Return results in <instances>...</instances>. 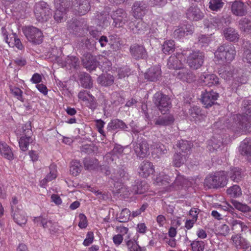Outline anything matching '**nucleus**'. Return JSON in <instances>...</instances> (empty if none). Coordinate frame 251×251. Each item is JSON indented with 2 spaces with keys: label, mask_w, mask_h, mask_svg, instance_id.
I'll return each mask as SVG.
<instances>
[{
  "label": "nucleus",
  "mask_w": 251,
  "mask_h": 251,
  "mask_svg": "<svg viewBox=\"0 0 251 251\" xmlns=\"http://www.w3.org/2000/svg\"><path fill=\"white\" fill-rule=\"evenodd\" d=\"M243 105L244 114L234 116L235 124L233 129L235 132L246 134L251 132V101L244 100Z\"/></svg>",
  "instance_id": "1"
},
{
  "label": "nucleus",
  "mask_w": 251,
  "mask_h": 251,
  "mask_svg": "<svg viewBox=\"0 0 251 251\" xmlns=\"http://www.w3.org/2000/svg\"><path fill=\"white\" fill-rule=\"evenodd\" d=\"M184 56H186V63L192 69L197 70L203 64L204 55L203 52L199 50H183Z\"/></svg>",
  "instance_id": "2"
},
{
  "label": "nucleus",
  "mask_w": 251,
  "mask_h": 251,
  "mask_svg": "<svg viewBox=\"0 0 251 251\" xmlns=\"http://www.w3.org/2000/svg\"><path fill=\"white\" fill-rule=\"evenodd\" d=\"M34 12L37 20L40 22H46L52 16L51 9L44 1H40L35 4Z\"/></svg>",
  "instance_id": "3"
},
{
  "label": "nucleus",
  "mask_w": 251,
  "mask_h": 251,
  "mask_svg": "<svg viewBox=\"0 0 251 251\" xmlns=\"http://www.w3.org/2000/svg\"><path fill=\"white\" fill-rule=\"evenodd\" d=\"M153 101L163 114H165L171 106V102L169 97L160 92H157L154 94Z\"/></svg>",
  "instance_id": "4"
},
{
  "label": "nucleus",
  "mask_w": 251,
  "mask_h": 251,
  "mask_svg": "<svg viewBox=\"0 0 251 251\" xmlns=\"http://www.w3.org/2000/svg\"><path fill=\"white\" fill-rule=\"evenodd\" d=\"M23 32L29 42L36 44L42 42L43 34L38 28L33 26H27L24 28Z\"/></svg>",
  "instance_id": "5"
},
{
  "label": "nucleus",
  "mask_w": 251,
  "mask_h": 251,
  "mask_svg": "<svg viewBox=\"0 0 251 251\" xmlns=\"http://www.w3.org/2000/svg\"><path fill=\"white\" fill-rule=\"evenodd\" d=\"M33 222L37 225H41L44 229L48 230L50 233H56L58 230V226L56 223L48 219L45 216L43 215L34 217Z\"/></svg>",
  "instance_id": "6"
},
{
  "label": "nucleus",
  "mask_w": 251,
  "mask_h": 251,
  "mask_svg": "<svg viewBox=\"0 0 251 251\" xmlns=\"http://www.w3.org/2000/svg\"><path fill=\"white\" fill-rule=\"evenodd\" d=\"M235 54V48L232 44L221 46V60L230 63L234 59Z\"/></svg>",
  "instance_id": "7"
},
{
  "label": "nucleus",
  "mask_w": 251,
  "mask_h": 251,
  "mask_svg": "<svg viewBox=\"0 0 251 251\" xmlns=\"http://www.w3.org/2000/svg\"><path fill=\"white\" fill-rule=\"evenodd\" d=\"M111 18L115 27H122L127 22L126 12L123 9H118L112 12Z\"/></svg>",
  "instance_id": "8"
},
{
  "label": "nucleus",
  "mask_w": 251,
  "mask_h": 251,
  "mask_svg": "<svg viewBox=\"0 0 251 251\" xmlns=\"http://www.w3.org/2000/svg\"><path fill=\"white\" fill-rule=\"evenodd\" d=\"M67 29L70 33L78 36H82L85 33L86 28L84 27L83 24L79 21L72 19L68 23Z\"/></svg>",
  "instance_id": "9"
},
{
  "label": "nucleus",
  "mask_w": 251,
  "mask_h": 251,
  "mask_svg": "<svg viewBox=\"0 0 251 251\" xmlns=\"http://www.w3.org/2000/svg\"><path fill=\"white\" fill-rule=\"evenodd\" d=\"M184 52H178L176 55L171 56L167 62V66L170 69L177 70L182 67V62L185 60L184 56Z\"/></svg>",
  "instance_id": "10"
},
{
  "label": "nucleus",
  "mask_w": 251,
  "mask_h": 251,
  "mask_svg": "<svg viewBox=\"0 0 251 251\" xmlns=\"http://www.w3.org/2000/svg\"><path fill=\"white\" fill-rule=\"evenodd\" d=\"M219 97L218 93L214 92L213 91L202 92L201 94V101L206 108L211 107L216 100Z\"/></svg>",
  "instance_id": "11"
},
{
  "label": "nucleus",
  "mask_w": 251,
  "mask_h": 251,
  "mask_svg": "<svg viewBox=\"0 0 251 251\" xmlns=\"http://www.w3.org/2000/svg\"><path fill=\"white\" fill-rule=\"evenodd\" d=\"M26 128L24 129L25 136H22L19 141V147L23 151H26L28 150V146L32 142V139L30 137L31 130L29 124L26 125Z\"/></svg>",
  "instance_id": "12"
},
{
  "label": "nucleus",
  "mask_w": 251,
  "mask_h": 251,
  "mask_svg": "<svg viewBox=\"0 0 251 251\" xmlns=\"http://www.w3.org/2000/svg\"><path fill=\"white\" fill-rule=\"evenodd\" d=\"M134 150L137 157L144 158L149 153V147L147 142L145 141H142L133 144Z\"/></svg>",
  "instance_id": "13"
},
{
  "label": "nucleus",
  "mask_w": 251,
  "mask_h": 251,
  "mask_svg": "<svg viewBox=\"0 0 251 251\" xmlns=\"http://www.w3.org/2000/svg\"><path fill=\"white\" fill-rule=\"evenodd\" d=\"M154 172L153 164L150 161H144L140 165L138 168V173L140 176L143 177H147L152 174Z\"/></svg>",
  "instance_id": "14"
},
{
  "label": "nucleus",
  "mask_w": 251,
  "mask_h": 251,
  "mask_svg": "<svg viewBox=\"0 0 251 251\" xmlns=\"http://www.w3.org/2000/svg\"><path fill=\"white\" fill-rule=\"evenodd\" d=\"M124 149L120 145L116 146L111 152L107 153L104 157L105 160L109 163L110 162L116 161L117 159L120 158L123 155Z\"/></svg>",
  "instance_id": "15"
},
{
  "label": "nucleus",
  "mask_w": 251,
  "mask_h": 251,
  "mask_svg": "<svg viewBox=\"0 0 251 251\" xmlns=\"http://www.w3.org/2000/svg\"><path fill=\"white\" fill-rule=\"evenodd\" d=\"M190 120L196 124H200L205 119V116L201 113V108L198 106H193L189 110Z\"/></svg>",
  "instance_id": "16"
},
{
  "label": "nucleus",
  "mask_w": 251,
  "mask_h": 251,
  "mask_svg": "<svg viewBox=\"0 0 251 251\" xmlns=\"http://www.w3.org/2000/svg\"><path fill=\"white\" fill-rule=\"evenodd\" d=\"M130 51L132 57L136 59H144L147 57V51L142 45H132L130 48Z\"/></svg>",
  "instance_id": "17"
},
{
  "label": "nucleus",
  "mask_w": 251,
  "mask_h": 251,
  "mask_svg": "<svg viewBox=\"0 0 251 251\" xmlns=\"http://www.w3.org/2000/svg\"><path fill=\"white\" fill-rule=\"evenodd\" d=\"M147 5L144 1H136L134 3L132 10L133 16L136 19H140L146 13Z\"/></svg>",
  "instance_id": "18"
},
{
  "label": "nucleus",
  "mask_w": 251,
  "mask_h": 251,
  "mask_svg": "<svg viewBox=\"0 0 251 251\" xmlns=\"http://www.w3.org/2000/svg\"><path fill=\"white\" fill-rule=\"evenodd\" d=\"M161 76L160 67L155 66L151 67L145 74L146 79L151 81H157Z\"/></svg>",
  "instance_id": "19"
},
{
  "label": "nucleus",
  "mask_w": 251,
  "mask_h": 251,
  "mask_svg": "<svg viewBox=\"0 0 251 251\" xmlns=\"http://www.w3.org/2000/svg\"><path fill=\"white\" fill-rule=\"evenodd\" d=\"M187 19L193 21H199L202 19L204 16L203 13L196 6H191L186 13Z\"/></svg>",
  "instance_id": "20"
},
{
  "label": "nucleus",
  "mask_w": 251,
  "mask_h": 251,
  "mask_svg": "<svg viewBox=\"0 0 251 251\" xmlns=\"http://www.w3.org/2000/svg\"><path fill=\"white\" fill-rule=\"evenodd\" d=\"M75 9L80 15H84L90 9V3L89 0H77L75 5Z\"/></svg>",
  "instance_id": "21"
},
{
  "label": "nucleus",
  "mask_w": 251,
  "mask_h": 251,
  "mask_svg": "<svg viewBox=\"0 0 251 251\" xmlns=\"http://www.w3.org/2000/svg\"><path fill=\"white\" fill-rule=\"evenodd\" d=\"M201 81L203 85L211 87L219 83V78L214 74H203L200 77Z\"/></svg>",
  "instance_id": "22"
},
{
  "label": "nucleus",
  "mask_w": 251,
  "mask_h": 251,
  "mask_svg": "<svg viewBox=\"0 0 251 251\" xmlns=\"http://www.w3.org/2000/svg\"><path fill=\"white\" fill-rule=\"evenodd\" d=\"M241 154L251 162V139H246L240 145Z\"/></svg>",
  "instance_id": "23"
},
{
  "label": "nucleus",
  "mask_w": 251,
  "mask_h": 251,
  "mask_svg": "<svg viewBox=\"0 0 251 251\" xmlns=\"http://www.w3.org/2000/svg\"><path fill=\"white\" fill-rule=\"evenodd\" d=\"M11 215L14 221L19 225H24L27 222L25 212L20 209L11 211Z\"/></svg>",
  "instance_id": "24"
},
{
  "label": "nucleus",
  "mask_w": 251,
  "mask_h": 251,
  "mask_svg": "<svg viewBox=\"0 0 251 251\" xmlns=\"http://www.w3.org/2000/svg\"><path fill=\"white\" fill-rule=\"evenodd\" d=\"M175 119L172 115H168L165 116H159L154 120V124L157 126H167L173 124Z\"/></svg>",
  "instance_id": "25"
},
{
  "label": "nucleus",
  "mask_w": 251,
  "mask_h": 251,
  "mask_svg": "<svg viewBox=\"0 0 251 251\" xmlns=\"http://www.w3.org/2000/svg\"><path fill=\"white\" fill-rule=\"evenodd\" d=\"M130 190L133 194H143L148 189V185L145 181L137 180Z\"/></svg>",
  "instance_id": "26"
},
{
  "label": "nucleus",
  "mask_w": 251,
  "mask_h": 251,
  "mask_svg": "<svg viewBox=\"0 0 251 251\" xmlns=\"http://www.w3.org/2000/svg\"><path fill=\"white\" fill-rule=\"evenodd\" d=\"M165 27V23L162 19H157L152 22L150 28V32L153 36H157L158 34L161 32L162 29Z\"/></svg>",
  "instance_id": "27"
},
{
  "label": "nucleus",
  "mask_w": 251,
  "mask_h": 251,
  "mask_svg": "<svg viewBox=\"0 0 251 251\" xmlns=\"http://www.w3.org/2000/svg\"><path fill=\"white\" fill-rule=\"evenodd\" d=\"M192 146L191 142L183 140L178 141L176 144L177 147L179 150V152L184 153L186 156L191 153Z\"/></svg>",
  "instance_id": "28"
},
{
  "label": "nucleus",
  "mask_w": 251,
  "mask_h": 251,
  "mask_svg": "<svg viewBox=\"0 0 251 251\" xmlns=\"http://www.w3.org/2000/svg\"><path fill=\"white\" fill-rule=\"evenodd\" d=\"M129 27L133 33L140 34L146 29L147 24L142 20L135 21L133 25L132 23L129 24Z\"/></svg>",
  "instance_id": "29"
},
{
  "label": "nucleus",
  "mask_w": 251,
  "mask_h": 251,
  "mask_svg": "<svg viewBox=\"0 0 251 251\" xmlns=\"http://www.w3.org/2000/svg\"><path fill=\"white\" fill-rule=\"evenodd\" d=\"M83 63L84 66L90 71L95 70L99 64L96 59L91 55H89L86 57L85 59H83Z\"/></svg>",
  "instance_id": "30"
},
{
  "label": "nucleus",
  "mask_w": 251,
  "mask_h": 251,
  "mask_svg": "<svg viewBox=\"0 0 251 251\" xmlns=\"http://www.w3.org/2000/svg\"><path fill=\"white\" fill-rule=\"evenodd\" d=\"M223 34L225 39L231 42L237 41L239 38L238 32L231 27L225 28L223 31Z\"/></svg>",
  "instance_id": "31"
},
{
  "label": "nucleus",
  "mask_w": 251,
  "mask_h": 251,
  "mask_svg": "<svg viewBox=\"0 0 251 251\" xmlns=\"http://www.w3.org/2000/svg\"><path fill=\"white\" fill-rule=\"evenodd\" d=\"M127 126L122 121L118 119L111 120L108 124L109 130L123 129L126 130Z\"/></svg>",
  "instance_id": "32"
},
{
  "label": "nucleus",
  "mask_w": 251,
  "mask_h": 251,
  "mask_svg": "<svg viewBox=\"0 0 251 251\" xmlns=\"http://www.w3.org/2000/svg\"><path fill=\"white\" fill-rule=\"evenodd\" d=\"M232 240L233 243L237 248L246 249L250 246V244L245 239L238 234L232 236Z\"/></svg>",
  "instance_id": "33"
},
{
  "label": "nucleus",
  "mask_w": 251,
  "mask_h": 251,
  "mask_svg": "<svg viewBox=\"0 0 251 251\" xmlns=\"http://www.w3.org/2000/svg\"><path fill=\"white\" fill-rule=\"evenodd\" d=\"M231 10L236 16H242L246 13L244 3L239 1H236L233 3Z\"/></svg>",
  "instance_id": "34"
},
{
  "label": "nucleus",
  "mask_w": 251,
  "mask_h": 251,
  "mask_svg": "<svg viewBox=\"0 0 251 251\" xmlns=\"http://www.w3.org/2000/svg\"><path fill=\"white\" fill-rule=\"evenodd\" d=\"M186 179L183 176L178 175L173 183L167 187V191L178 190L184 184Z\"/></svg>",
  "instance_id": "35"
},
{
  "label": "nucleus",
  "mask_w": 251,
  "mask_h": 251,
  "mask_svg": "<svg viewBox=\"0 0 251 251\" xmlns=\"http://www.w3.org/2000/svg\"><path fill=\"white\" fill-rule=\"evenodd\" d=\"M248 80L247 73H243V70H240L238 72V75L236 76L232 83V86L234 88L237 87L240 85L246 84Z\"/></svg>",
  "instance_id": "36"
},
{
  "label": "nucleus",
  "mask_w": 251,
  "mask_h": 251,
  "mask_svg": "<svg viewBox=\"0 0 251 251\" xmlns=\"http://www.w3.org/2000/svg\"><path fill=\"white\" fill-rule=\"evenodd\" d=\"M176 75L179 79L189 82H190L189 78L193 75L191 71L182 67L176 70Z\"/></svg>",
  "instance_id": "37"
},
{
  "label": "nucleus",
  "mask_w": 251,
  "mask_h": 251,
  "mask_svg": "<svg viewBox=\"0 0 251 251\" xmlns=\"http://www.w3.org/2000/svg\"><path fill=\"white\" fill-rule=\"evenodd\" d=\"M0 153L8 160H12L13 158V154L10 148L5 143H0Z\"/></svg>",
  "instance_id": "38"
},
{
  "label": "nucleus",
  "mask_w": 251,
  "mask_h": 251,
  "mask_svg": "<svg viewBox=\"0 0 251 251\" xmlns=\"http://www.w3.org/2000/svg\"><path fill=\"white\" fill-rule=\"evenodd\" d=\"M114 77L110 74L101 75L98 78V82L102 86H108L114 83Z\"/></svg>",
  "instance_id": "39"
},
{
  "label": "nucleus",
  "mask_w": 251,
  "mask_h": 251,
  "mask_svg": "<svg viewBox=\"0 0 251 251\" xmlns=\"http://www.w3.org/2000/svg\"><path fill=\"white\" fill-rule=\"evenodd\" d=\"M220 176L215 175L207 176L204 183L208 187H218L219 186Z\"/></svg>",
  "instance_id": "40"
},
{
  "label": "nucleus",
  "mask_w": 251,
  "mask_h": 251,
  "mask_svg": "<svg viewBox=\"0 0 251 251\" xmlns=\"http://www.w3.org/2000/svg\"><path fill=\"white\" fill-rule=\"evenodd\" d=\"M170 181V177L163 173H160L156 177L154 183L158 186H167Z\"/></svg>",
  "instance_id": "41"
},
{
  "label": "nucleus",
  "mask_w": 251,
  "mask_h": 251,
  "mask_svg": "<svg viewBox=\"0 0 251 251\" xmlns=\"http://www.w3.org/2000/svg\"><path fill=\"white\" fill-rule=\"evenodd\" d=\"M186 157L185 154L181 155L180 152L175 153L173 160V165L176 167H180L186 161Z\"/></svg>",
  "instance_id": "42"
},
{
  "label": "nucleus",
  "mask_w": 251,
  "mask_h": 251,
  "mask_svg": "<svg viewBox=\"0 0 251 251\" xmlns=\"http://www.w3.org/2000/svg\"><path fill=\"white\" fill-rule=\"evenodd\" d=\"M81 168L82 166L79 161L73 160L71 162L70 173L74 176H77L81 172Z\"/></svg>",
  "instance_id": "43"
},
{
  "label": "nucleus",
  "mask_w": 251,
  "mask_h": 251,
  "mask_svg": "<svg viewBox=\"0 0 251 251\" xmlns=\"http://www.w3.org/2000/svg\"><path fill=\"white\" fill-rule=\"evenodd\" d=\"M56 10L54 15V20L57 22H61L66 19V10L65 8L55 7Z\"/></svg>",
  "instance_id": "44"
},
{
  "label": "nucleus",
  "mask_w": 251,
  "mask_h": 251,
  "mask_svg": "<svg viewBox=\"0 0 251 251\" xmlns=\"http://www.w3.org/2000/svg\"><path fill=\"white\" fill-rule=\"evenodd\" d=\"M175 50V43L173 40L165 41L162 46V50L165 54H170Z\"/></svg>",
  "instance_id": "45"
},
{
  "label": "nucleus",
  "mask_w": 251,
  "mask_h": 251,
  "mask_svg": "<svg viewBox=\"0 0 251 251\" xmlns=\"http://www.w3.org/2000/svg\"><path fill=\"white\" fill-rule=\"evenodd\" d=\"M227 194L230 197L237 198L242 195V191L240 187L237 185H234L226 190Z\"/></svg>",
  "instance_id": "46"
},
{
  "label": "nucleus",
  "mask_w": 251,
  "mask_h": 251,
  "mask_svg": "<svg viewBox=\"0 0 251 251\" xmlns=\"http://www.w3.org/2000/svg\"><path fill=\"white\" fill-rule=\"evenodd\" d=\"M153 151L158 154H164L167 152V148L160 143H153L151 146Z\"/></svg>",
  "instance_id": "47"
},
{
  "label": "nucleus",
  "mask_w": 251,
  "mask_h": 251,
  "mask_svg": "<svg viewBox=\"0 0 251 251\" xmlns=\"http://www.w3.org/2000/svg\"><path fill=\"white\" fill-rule=\"evenodd\" d=\"M116 71L118 74V79L125 78L126 77H128L131 74L130 69L127 66L116 68Z\"/></svg>",
  "instance_id": "48"
},
{
  "label": "nucleus",
  "mask_w": 251,
  "mask_h": 251,
  "mask_svg": "<svg viewBox=\"0 0 251 251\" xmlns=\"http://www.w3.org/2000/svg\"><path fill=\"white\" fill-rule=\"evenodd\" d=\"M130 215V210L127 208H124L117 215V218L120 222H126L128 221Z\"/></svg>",
  "instance_id": "49"
},
{
  "label": "nucleus",
  "mask_w": 251,
  "mask_h": 251,
  "mask_svg": "<svg viewBox=\"0 0 251 251\" xmlns=\"http://www.w3.org/2000/svg\"><path fill=\"white\" fill-rule=\"evenodd\" d=\"M80 83L82 86L85 88H91L93 85L91 77L87 74H84L81 77Z\"/></svg>",
  "instance_id": "50"
},
{
  "label": "nucleus",
  "mask_w": 251,
  "mask_h": 251,
  "mask_svg": "<svg viewBox=\"0 0 251 251\" xmlns=\"http://www.w3.org/2000/svg\"><path fill=\"white\" fill-rule=\"evenodd\" d=\"M243 177V174L242 173L241 169L236 168L232 170L230 174V178L233 181L238 182L242 180Z\"/></svg>",
  "instance_id": "51"
},
{
  "label": "nucleus",
  "mask_w": 251,
  "mask_h": 251,
  "mask_svg": "<svg viewBox=\"0 0 251 251\" xmlns=\"http://www.w3.org/2000/svg\"><path fill=\"white\" fill-rule=\"evenodd\" d=\"M231 202L235 208L239 211L243 212H248L251 211V208L247 204L240 203L236 200H232Z\"/></svg>",
  "instance_id": "52"
},
{
  "label": "nucleus",
  "mask_w": 251,
  "mask_h": 251,
  "mask_svg": "<svg viewBox=\"0 0 251 251\" xmlns=\"http://www.w3.org/2000/svg\"><path fill=\"white\" fill-rule=\"evenodd\" d=\"M240 29L245 32H251V22L244 18L240 20L239 23Z\"/></svg>",
  "instance_id": "53"
},
{
  "label": "nucleus",
  "mask_w": 251,
  "mask_h": 251,
  "mask_svg": "<svg viewBox=\"0 0 251 251\" xmlns=\"http://www.w3.org/2000/svg\"><path fill=\"white\" fill-rule=\"evenodd\" d=\"M9 41L11 42L10 46H15L18 49L20 50H22L24 49V46L22 45L20 40L17 38V36L15 33H14L12 35Z\"/></svg>",
  "instance_id": "54"
},
{
  "label": "nucleus",
  "mask_w": 251,
  "mask_h": 251,
  "mask_svg": "<svg viewBox=\"0 0 251 251\" xmlns=\"http://www.w3.org/2000/svg\"><path fill=\"white\" fill-rule=\"evenodd\" d=\"M50 172L45 178L44 180L46 182H49L55 178L57 176V170L55 165L51 164L50 167Z\"/></svg>",
  "instance_id": "55"
},
{
  "label": "nucleus",
  "mask_w": 251,
  "mask_h": 251,
  "mask_svg": "<svg viewBox=\"0 0 251 251\" xmlns=\"http://www.w3.org/2000/svg\"><path fill=\"white\" fill-rule=\"evenodd\" d=\"M191 246L193 251H203L205 243L202 241L195 240L191 243Z\"/></svg>",
  "instance_id": "56"
},
{
  "label": "nucleus",
  "mask_w": 251,
  "mask_h": 251,
  "mask_svg": "<svg viewBox=\"0 0 251 251\" xmlns=\"http://www.w3.org/2000/svg\"><path fill=\"white\" fill-rule=\"evenodd\" d=\"M78 64L79 60L78 58L73 56H68L65 61V65H69L70 67L76 68L78 65Z\"/></svg>",
  "instance_id": "57"
},
{
  "label": "nucleus",
  "mask_w": 251,
  "mask_h": 251,
  "mask_svg": "<svg viewBox=\"0 0 251 251\" xmlns=\"http://www.w3.org/2000/svg\"><path fill=\"white\" fill-rule=\"evenodd\" d=\"M71 3V0H54L55 7L67 9L70 6Z\"/></svg>",
  "instance_id": "58"
},
{
  "label": "nucleus",
  "mask_w": 251,
  "mask_h": 251,
  "mask_svg": "<svg viewBox=\"0 0 251 251\" xmlns=\"http://www.w3.org/2000/svg\"><path fill=\"white\" fill-rule=\"evenodd\" d=\"M11 93L14 95V97H16L17 99L23 102L24 99L23 98V91L18 87H13L10 89Z\"/></svg>",
  "instance_id": "59"
},
{
  "label": "nucleus",
  "mask_w": 251,
  "mask_h": 251,
  "mask_svg": "<svg viewBox=\"0 0 251 251\" xmlns=\"http://www.w3.org/2000/svg\"><path fill=\"white\" fill-rule=\"evenodd\" d=\"M99 60H101V62H103V64L102 65V68L103 69V71H109L111 66V63L110 61L107 60L105 57H104L102 55L99 56Z\"/></svg>",
  "instance_id": "60"
},
{
  "label": "nucleus",
  "mask_w": 251,
  "mask_h": 251,
  "mask_svg": "<svg viewBox=\"0 0 251 251\" xmlns=\"http://www.w3.org/2000/svg\"><path fill=\"white\" fill-rule=\"evenodd\" d=\"M88 97H89L91 99L94 100L95 99L94 97L91 94H90L89 92L83 90L79 92L78 94V99L83 100H89Z\"/></svg>",
  "instance_id": "61"
},
{
  "label": "nucleus",
  "mask_w": 251,
  "mask_h": 251,
  "mask_svg": "<svg viewBox=\"0 0 251 251\" xmlns=\"http://www.w3.org/2000/svg\"><path fill=\"white\" fill-rule=\"evenodd\" d=\"M126 245L129 251H142L141 247L131 240H128L126 242Z\"/></svg>",
  "instance_id": "62"
},
{
  "label": "nucleus",
  "mask_w": 251,
  "mask_h": 251,
  "mask_svg": "<svg viewBox=\"0 0 251 251\" xmlns=\"http://www.w3.org/2000/svg\"><path fill=\"white\" fill-rule=\"evenodd\" d=\"M79 222L78 223V226L80 228H85L88 226V222L86 216L82 213L79 215Z\"/></svg>",
  "instance_id": "63"
},
{
  "label": "nucleus",
  "mask_w": 251,
  "mask_h": 251,
  "mask_svg": "<svg viewBox=\"0 0 251 251\" xmlns=\"http://www.w3.org/2000/svg\"><path fill=\"white\" fill-rule=\"evenodd\" d=\"M243 61L251 65V46L244 50Z\"/></svg>",
  "instance_id": "64"
}]
</instances>
